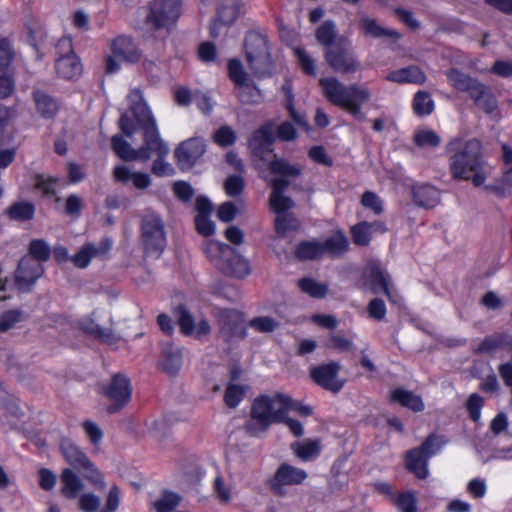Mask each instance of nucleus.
Here are the masks:
<instances>
[{
  "instance_id": "1",
  "label": "nucleus",
  "mask_w": 512,
  "mask_h": 512,
  "mask_svg": "<svg viewBox=\"0 0 512 512\" xmlns=\"http://www.w3.org/2000/svg\"><path fill=\"white\" fill-rule=\"evenodd\" d=\"M448 147L452 152L449 158L452 178L471 180L474 186L484 184L490 174V167L482 159L481 142L475 138L465 142L453 140Z\"/></svg>"
},
{
  "instance_id": "2",
  "label": "nucleus",
  "mask_w": 512,
  "mask_h": 512,
  "mask_svg": "<svg viewBox=\"0 0 512 512\" xmlns=\"http://www.w3.org/2000/svg\"><path fill=\"white\" fill-rule=\"evenodd\" d=\"M290 405V396L281 393L255 398L249 419L244 425L245 432L252 437L264 434L272 424L284 421Z\"/></svg>"
},
{
  "instance_id": "3",
  "label": "nucleus",
  "mask_w": 512,
  "mask_h": 512,
  "mask_svg": "<svg viewBox=\"0 0 512 512\" xmlns=\"http://www.w3.org/2000/svg\"><path fill=\"white\" fill-rule=\"evenodd\" d=\"M320 85L324 96L335 106H338L355 118L364 120L361 105L370 100V91L356 84L346 86L335 77L322 78Z\"/></svg>"
},
{
  "instance_id": "4",
  "label": "nucleus",
  "mask_w": 512,
  "mask_h": 512,
  "mask_svg": "<svg viewBox=\"0 0 512 512\" xmlns=\"http://www.w3.org/2000/svg\"><path fill=\"white\" fill-rule=\"evenodd\" d=\"M274 124L269 122L256 130L250 141L249 146L255 157L260 162L266 163L272 173L279 176L298 177L301 174L299 165L289 164L286 160L277 158L272 152V144L274 141Z\"/></svg>"
},
{
  "instance_id": "5",
  "label": "nucleus",
  "mask_w": 512,
  "mask_h": 512,
  "mask_svg": "<svg viewBox=\"0 0 512 512\" xmlns=\"http://www.w3.org/2000/svg\"><path fill=\"white\" fill-rule=\"evenodd\" d=\"M210 262L221 273L243 278L250 274L248 261L227 244L209 241L204 247Z\"/></svg>"
},
{
  "instance_id": "6",
  "label": "nucleus",
  "mask_w": 512,
  "mask_h": 512,
  "mask_svg": "<svg viewBox=\"0 0 512 512\" xmlns=\"http://www.w3.org/2000/svg\"><path fill=\"white\" fill-rule=\"evenodd\" d=\"M445 75L452 87L461 92L468 93L475 104L485 113L491 114L496 110V98L479 80L454 68L447 70Z\"/></svg>"
},
{
  "instance_id": "7",
  "label": "nucleus",
  "mask_w": 512,
  "mask_h": 512,
  "mask_svg": "<svg viewBox=\"0 0 512 512\" xmlns=\"http://www.w3.org/2000/svg\"><path fill=\"white\" fill-rule=\"evenodd\" d=\"M140 240L148 256L159 257L167 243L165 223L155 211L147 209L141 217Z\"/></svg>"
},
{
  "instance_id": "8",
  "label": "nucleus",
  "mask_w": 512,
  "mask_h": 512,
  "mask_svg": "<svg viewBox=\"0 0 512 512\" xmlns=\"http://www.w3.org/2000/svg\"><path fill=\"white\" fill-rule=\"evenodd\" d=\"M60 450L64 459L75 469L81 471L88 481L99 489L105 487L100 471L74 442L63 439L60 444Z\"/></svg>"
},
{
  "instance_id": "9",
  "label": "nucleus",
  "mask_w": 512,
  "mask_h": 512,
  "mask_svg": "<svg viewBox=\"0 0 512 512\" xmlns=\"http://www.w3.org/2000/svg\"><path fill=\"white\" fill-rule=\"evenodd\" d=\"M144 121L136 123L137 129L142 130L143 144L138 149L141 161H147L152 156L166 157L169 153L168 145L162 140L154 117L143 114Z\"/></svg>"
},
{
  "instance_id": "10",
  "label": "nucleus",
  "mask_w": 512,
  "mask_h": 512,
  "mask_svg": "<svg viewBox=\"0 0 512 512\" xmlns=\"http://www.w3.org/2000/svg\"><path fill=\"white\" fill-rule=\"evenodd\" d=\"M246 59L255 75H263L270 66V53L267 39L258 34L250 33L245 39Z\"/></svg>"
},
{
  "instance_id": "11",
  "label": "nucleus",
  "mask_w": 512,
  "mask_h": 512,
  "mask_svg": "<svg viewBox=\"0 0 512 512\" xmlns=\"http://www.w3.org/2000/svg\"><path fill=\"white\" fill-rule=\"evenodd\" d=\"M325 59L329 66L341 74H350L358 70L359 63L352 53L350 44L340 40L325 51Z\"/></svg>"
},
{
  "instance_id": "12",
  "label": "nucleus",
  "mask_w": 512,
  "mask_h": 512,
  "mask_svg": "<svg viewBox=\"0 0 512 512\" xmlns=\"http://www.w3.org/2000/svg\"><path fill=\"white\" fill-rule=\"evenodd\" d=\"M130 103V111L133 117H130L127 113L123 114L119 120V126L121 131L127 136L132 137L137 130L136 123L144 121L146 114L148 117H153L149 107L143 101L142 93L139 89H132L128 95Z\"/></svg>"
},
{
  "instance_id": "13",
  "label": "nucleus",
  "mask_w": 512,
  "mask_h": 512,
  "mask_svg": "<svg viewBox=\"0 0 512 512\" xmlns=\"http://www.w3.org/2000/svg\"><path fill=\"white\" fill-rule=\"evenodd\" d=\"M181 13L180 0H154L146 16V21L155 28L167 27L174 23Z\"/></svg>"
},
{
  "instance_id": "14",
  "label": "nucleus",
  "mask_w": 512,
  "mask_h": 512,
  "mask_svg": "<svg viewBox=\"0 0 512 512\" xmlns=\"http://www.w3.org/2000/svg\"><path fill=\"white\" fill-rule=\"evenodd\" d=\"M59 58L56 61V72L64 79H73L81 74L82 66L73 53L72 40L61 38L56 46Z\"/></svg>"
},
{
  "instance_id": "15",
  "label": "nucleus",
  "mask_w": 512,
  "mask_h": 512,
  "mask_svg": "<svg viewBox=\"0 0 512 512\" xmlns=\"http://www.w3.org/2000/svg\"><path fill=\"white\" fill-rule=\"evenodd\" d=\"M307 472L287 463L281 464L269 481L271 491L278 496L286 494L287 486L301 485L307 478Z\"/></svg>"
},
{
  "instance_id": "16",
  "label": "nucleus",
  "mask_w": 512,
  "mask_h": 512,
  "mask_svg": "<svg viewBox=\"0 0 512 512\" xmlns=\"http://www.w3.org/2000/svg\"><path fill=\"white\" fill-rule=\"evenodd\" d=\"M340 369L338 362L321 364L310 368V377L325 390L337 393L345 384V380L339 377Z\"/></svg>"
},
{
  "instance_id": "17",
  "label": "nucleus",
  "mask_w": 512,
  "mask_h": 512,
  "mask_svg": "<svg viewBox=\"0 0 512 512\" xmlns=\"http://www.w3.org/2000/svg\"><path fill=\"white\" fill-rule=\"evenodd\" d=\"M131 385L129 379L123 374H116L105 390V395L112 402L107 407L108 413H116L131 399Z\"/></svg>"
},
{
  "instance_id": "18",
  "label": "nucleus",
  "mask_w": 512,
  "mask_h": 512,
  "mask_svg": "<svg viewBox=\"0 0 512 512\" xmlns=\"http://www.w3.org/2000/svg\"><path fill=\"white\" fill-rule=\"evenodd\" d=\"M206 151L205 141L199 137H192L181 142L175 149V158L182 170L191 169Z\"/></svg>"
},
{
  "instance_id": "19",
  "label": "nucleus",
  "mask_w": 512,
  "mask_h": 512,
  "mask_svg": "<svg viewBox=\"0 0 512 512\" xmlns=\"http://www.w3.org/2000/svg\"><path fill=\"white\" fill-rule=\"evenodd\" d=\"M43 273L42 264L31 257H23L15 272V284L19 290L29 291Z\"/></svg>"
},
{
  "instance_id": "20",
  "label": "nucleus",
  "mask_w": 512,
  "mask_h": 512,
  "mask_svg": "<svg viewBox=\"0 0 512 512\" xmlns=\"http://www.w3.org/2000/svg\"><path fill=\"white\" fill-rule=\"evenodd\" d=\"M364 286L373 293L383 292L390 301L395 299L390 291L389 276L380 268L376 262L367 264L363 272Z\"/></svg>"
},
{
  "instance_id": "21",
  "label": "nucleus",
  "mask_w": 512,
  "mask_h": 512,
  "mask_svg": "<svg viewBox=\"0 0 512 512\" xmlns=\"http://www.w3.org/2000/svg\"><path fill=\"white\" fill-rule=\"evenodd\" d=\"M218 323L221 332L227 337H244V320L242 314L237 310L226 309L217 313Z\"/></svg>"
},
{
  "instance_id": "22",
  "label": "nucleus",
  "mask_w": 512,
  "mask_h": 512,
  "mask_svg": "<svg viewBox=\"0 0 512 512\" xmlns=\"http://www.w3.org/2000/svg\"><path fill=\"white\" fill-rule=\"evenodd\" d=\"M294 177L280 176L270 181L272 193L270 195V207L277 214L285 213V211L293 207V201L283 195V191L290 185V179Z\"/></svg>"
},
{
  "instance_id": "23",
  "label": "nucleus",
  "mask_w": 512,
  "mask_h": 512,
  "mask_svg": "<svg viewBox=\"0 0 512 512\" xmlns=\"http://www.w3.org/2000/svg\"><path fill=\"white\" fill-rule=\"evenodd\" d=\"M386 80L397 84L423 85L427 80V76L420 67L410 65L390 72Z\"/></svg>"
},
{
  "instance_id": "24",
  "label": "nucleus",
  "mask_w": 512,
  "mask_h": 512,
  "mask_svg": "<svg viewBox=\"0 0 512 512\" xmlns=\"http://www.w3.org/2000/svg\"><path fill=\"white\" fill-rule=\"evenodd\" d=\"M113 55L118 59L129 63H135L139 61L141 54L132 41L127 36H119L115 38L111 45Z\"/></svg>"
},
{
  "instance_id": "25",
  "label": "nucleus",
  "mask_w": 512,
  "mask_h": 512,
  "mask_svg": "<svg viewBox=\"0 0 512 512\" xmlns=\"http://www.w3.org/2000/svg\"><path fill=\"white\" fill-rule=\"evenodd\" d=\"M183 362L181 349L172 343H165L162 348V357L160 360L161 369L168 374H176Z\"/></svg>"
},
{
  "instance_id": "26",
  "label": "nucleus",
  "mask_w": 512,
  "mask_h": 512,
  "mask_svg": "<svg viewBox=\"0 0 512 512\" xmlns=\"http://www.w3.org/2000/svg\"><path fill=\"white\" fill-rule=\"evenodd\" d=\"M61 493L68 499H75L84 488L80 477L71 469L65 468L60 475Z\"/></svg>"
},
{
  "instance_id": "27",
  "label": "nucleus",
  "mask_w": 512,
  "mask_h": 512,
  "mask_svg": "<svg viewBox=\"0 0 512 512\" xmlns=\"http://www.w3.org/2000/svg\"><path fill=\"white\" fill-rule=\"evenodd\" d=\"M390 401L399 403L403 407H407L414 412H420L424 409V403L419 395L412 391L396 388L391 391L389 396Z\"/></svg>"
},
{
  "instance_id": "28",
  "label": "nucleus",
  "mask_w": 512,
  "mask_h": 512,
  "mask_svg": "<svg viewBox=\"0 0 512 512\" xmlns=\"http://www.w3.org/2000/svg\"><path fill=\"white\" fill-rule=\"evenodd\" d=\"M413 198L417 205L433 208L440 202V193L435 187L423 184L413 188Z\"/></svg>"
},
{
  "instance_id": "29",
  "label": "nucleus",
  "mask_w": 512,
  "mask_h": 512,
  "mask_svg": "<svg viewBox=\"0 0 512 512\" xmlns=\"http://www.w3.org/2000/svg\"><path fill=\"white\" fill-rule=\"evenodd\" d=\"M291 450L302 461L316 458L321 451V443L318 439H305L291 444Z\"/></svg>"
},
{
  "instance_id": "30",
  "label": "nucleus",
  "mask_w": 512,
  "mask_h": 512,
  "mask_svg": "<svg viewBox=\"0 0 512 512\" xmlns=\"http://www.w3.org/2000/svg\"><path fill=\"white\" fill-rule=\"evenodd\" d=\"M359 28L364 35L373 38H379L382 36H389L392 38L399 37V34L396 31L380 26L375 19L366 15L361 17L359 21Z\"/></svg>"
},
{
  "instance_id": "31",
  "label": "nucleus",
  "mask_w": 512,
  "mask_h": 512,
  "mask_svg": "<svg viewBox=\"0 0 512 512\" xmlns=\"http://www.w3.org/2000/svg\"><path fill=\"white\" fill-rule=\"evenodd\" d=\"M321 245L323 247V255L327 253L336 257L343 255L348 250L349 242L343 232L337 231L321 243Z\"/></svg>"
},
{
  "instance_id": "32",
  "label": "nucleus",
  "mask_w": 512,
  "mask_h": 512,
  "mask_svg": "<svg viewBox=\"0 0 512 512\" xmlns=\"http://www.w3.org/2000/svg\"><path fill=\"white\" fill-rule=\"evenodd\" d=\"M36 109L44 118H53L59 109V105L55 99L43 91L36 90L33 93Z\"/></svg>"
},
{
  "instance_id": "33",
  "label": "nucleus",
  "mask_w": 512,
  "mask_h": 512,
  "mask_svg": "<svg viewBox=\"0 0 512 512\" xmlns=\"http://www.w3.org/2000/svg\"><path fill=\"white\" fill-rule=\"evenodd\" d=\"M427 460L428 458L423 455V452L417 449H412L407 454L406 467L418 478L424 479L428 475Z\"/></svg>"
},
{
  "instance_id": "34",
  "label": "nucleus",
  "mask_w": 512,
  "mask_h": 512,
  "mask_svg": "<svg viewBox=\"0 0 512 512\" xmlns=\"http://www.w3.org/2000/svg\"><path fill=\"white\" fill-rule=\"evenodd\" d=\"M112 149L115 154L125 161L140 160L139 150L134 149L131 144L120 135H114L111 139Z\"/></svg>"
},
{
  "instance_id": "35",
  "label": "nucleus",
  "mask_w": 512,
  "mask_h": 512,
  "mask_svg": "<svg viewBox=\"0 0 512 512\" xmlns=\"http://www.w3.org/2000/svg\"><path fill=\"white\" fill-rule=\"evenodd\" d=\"M6 214L9 219L14 221H28L34 217L35 207L30 202H15L7 208Z\"/></svg>"
},
{
  "instance_id": "36",
  "label": "nucleus",
  "mask_w": 512,
  "mask_h": 512,
  "mask_svg": "<svg viewBox=\"0 0 512 512\" xmlns=\"http://www.w3.org/2000/svg\"><path fill=\"white\" fill-rule=\"evenodd\" d=\"M111 243H108L107 246L103 249H98L92 244L85 245L82 247L76 255L73 257L72 261L75 266L79 268H85L89 265L91 259L99 254H104L110 248Z\"/></svg>"
},
{
  "instance_id": "37",
  "label": "nucleus",
  "mask_w": 512,
  "mask_h": 512,
  "mask_svg": "<svg viewBox=\"0 0 512 512\" xmlns=\"http://www.w3.org/2000/svg\"><path fill=\"white\" fill-rule=\"evenodd\" d=\"M213 494L220 504H229L233 500V485L217 476L213 481Z\"/></svg>"
},
{
  "instance_id": "38",
  "label": "nucleus",
  "mask_w": 512,
  "mask_h": 512,
  "mask_svg": "<svg viewBox=\"0 0 512 512\" xmlns=\"http://www.w3.org/2000/svg\"><path fill=\"white\" fill-rule=\"evenodd\" d=\"M413 139L414 143L423 149L435 148L441 142L440 136L435 131L426 128L415 131Z\"/></svg>"
},
{
  "instance_id": "39",
  "label": "nucleus",
  "mask_w": 512,
  "mask_h": 512,
  "mask_svg": "<svg viewBox=\"0 0 512 512\" xmlns=\"http://www.w3.org/2000/svg\"><path fill=\"white\" fill-rule=\"evenodd\" d=\"M28 252L29 254L26 257H31L42 264V262H46L50 258L51 248L46 241L34 239L29 244Z\"/></svg>"
},
{
  "instance_id": "40",
  "label": "nucleus",
  "mask_w": 512,
  "mask_h": 512,
  "mask_svg": "<svg viewBox=\"0 0 512 512\" xmlns=\"http://www.w3.org/2000/svg\"><path fill=\"white\" fill-rule=\"evenodd\" d=\"M81 327L89 334L105 342L114 340V335L110 327H101L92 319H86L81 322Z\"/></svg>"
},
{
  "instance_id": "41",
  "label": "nucleus",
  "mask_w": 512,
  "mask_h": 512,
  "mask_svg": "<svg viewBox=\"0 0 512 512\" xmlns=\"http://www.w3.org/2000/svg\"><path fill=\"white\" fill-rule=\"evenodd\" d=\"M413 109L417 115H429L434 110V101L426 91H418L414 96Z\"/></svg>"
},
{
  "instance_id": "42",
  "label": "nucleus",
  "mask_w": 512,
  "mask_h": 512,
  "mask_svg": "<svg viewBox=\"0 0 512 512\" xmlns=\"http://www.w3.org/2000/svg\"><path fill=\"white\" fill-rule=\"evenodd\" d=\"M181 502V497L173 492L164 493L158 500L153 504L156 512H172L175 510Z\"/></svg>"
},
{
  "instance_id": "43",
  "label": "nucleus",
  "mask_w": 512,
  "mask_h": 512,
  "mask_svg": "<svg viewBox=\"0 0 512 512\" xmlns=\"http://www.w3.org/2000/svg\"><path fill=\"white\" fill-rule=\"evenodd\" d=\"M299 288L304 292L315 298H322L327 294V286L319 283L312 278H303L298 281Z\"/></svg>"
},
{
  "instance_id": "44",
  "label": "nucleus",
  "mask_w": 512,
  "mask_h": 512,
  "mask_svg": "<svg viewBox=\"0 0 512 512\" xmlns=\"http://www.w3.org/2000/svg\"><path fill=\"white\" fill-rule=\"evenodd\" d=\"M235 90L240 101L246 104L257 103L261 98L260 91L250 81L236 87Z\"/></svg>"
},
{
  "instance_id": "45",
  "label": "nucleus",
  "mask_w": 512,
  "mask_h": 512,
  "mask_svg": "<svg viewBox=\"0 0 512 512\" xmlns=\"http://www.w3.org/2000/svg\"><path fill=\"white\" fill-rule=\"evenodd\" d=\"M297 256L303 260L318 259L323 256V247L319 242H304L297 248Z\"/></svg>"
},
{
  "instance_id": "46",
  "label": "nucleus",
  "mask_w": 512,
  "mask_h": 512,
  "mask_svg": "<svg viewBox=\"0 0 512 512\" xmlns=\"http://www.w3.org/2000/svg\"><path fill=\"white\" fill-rule=\"evenodd\" d=\"M212 139L220 147H228L236 142L237 134L232 127L223 125L213 133Z\"/></svg>"
},
{
  "instance_id": "47",
  "label": "nucleus",
  "mask_w": 512,
  "mask_h": 512,
  "mask_svg": "<svg viewBox=\"0 0 512 512\" xmlns=\"http://www.w3.org/2000/svg\"><path fill=\"white\" fill-rule=\"evenodd\" d=\"M248 325L259 333H271L279 327L280 323L271 316H259L252 318Z\"/></svg>"
},
{
  "instance_id": "48",
  "label": "nucleus",
  "mask_w": 512,
  "mask_h": 512,
  "mask_svg": "<svg viewBox=\"0 0 512 512\" xmlns=\"http://www.w3.org/2000/svg\"><path fill=\"white\" fill-rule=\"evenodd\" d=\"M228 74L230 80L234 83L235 88L250 81L241 62L236 59L229 60Z\"/></svg>"
},
{
  "instance_id": "49",
  "label": "nucleus",
  "mask_w": 512,
  "mask_h": 512,
  "mask_svg": "<svg viewBox=\"0 0 512 512\" xmlns=\"http://www.w3.org/2000/svg\"><path fill=\"white\" fill-rule=\"evenodd\" d=\"M336 36L335 24L332 21H326L321 24L316 30L317 41L326 46L327 48L332 47V43Z\"/></svg>"
},
{
  "instance_id": "50",
  "label": "nucleus",
  "mask_w": 512,
  "mask_h": 512,
  "mask_svg": "<svg viewBox=\"0 0 512 512\" xmlns=\"http://www.w3.org/2000/svg\"><path fill=\"white\" fill-rule=\"evenodd\" d=\"M298 221L291 214H277L275 218V230L279 235H285L287 232L298 228Z\"/></svg>"
},
{
  "instance_id": "51",
  "label": "nucleus",
  "mask_w": 512,
  "mask_h": 512,
  "mask_svg": "<svg viewBox=\"0 0 512 512\" xmlns=\"http://www.w3.org/2000/svg\"><path fill=\"white\" fill-rule=\"evenodd\" d=\"M392 500L400 512H417L416 496L411 491L402 493Z\"/></svg>"
},
{
  "instance_id": "52",
  "label": "nucleus",
  "mask_w": 512,
  "mask_h": 512,
  "mask_svg": "<svg viewBox=\"0 0 512 512\" xmlns=\"http://www.w3.org/2000/svg\"><path fill=\"white\" fill-rule=\"evenodd\" d=\"M372 225L367 222H362L352 227L351 233L353 241L357 245L365 246L370 241Z\"/></svg>"
},
{
  "instance_id": "53",
  "label": "nucleus",
  "mask_w": 512,
  "mask_h": 512,
  "mask_svg": "<svg viewBox=\"0 0 512 512\" xmlns=\"http://www.w3.org/2000/svg\"><path fill=\"white\" fill-rule=\"evenodd\" d=\"M245 388L241 385L231 384L226 388L224 401L230 408H235L244 398Z\"/></svg>"
},
{
  "instance_id": "54",
  "label": "nucleus",
  "mask_w": 512,
  "mask_h": 512,
  "mask_svg": "<svg viewBox=\"0 0 512 512\" xmlns=\"http://www.w3.org/2000/svg\"><path fill=\"white\" fill-rule=\"evenodd\" d=\"M13 56L14 51L10 40L8 38L0 39V73L9 67Z\"/></svg>"
},
{
  "instance_id": "55",
  "label": "nucleus",
  "mask_w": 512,
  "mask_h": 512,
  "mask_svg": "<svg viewBox=\"0 0 512 512\" xmlns=\"http://www.w3.org/2000/svg\"><path fill=\"white\" fill-rule=\"evenodd\" d=\"M294 54L297 57L298 63L306 74L315 76V64L314 60L308 55V53L300 48H294Z\"/></svg>"
},
{
  "instance_id": "56",
  "label": "nucleus",
  "mask_w": 512,
  "mask_h": 512,
  "mask_svg": "<svg viewBox=\"0 0 512 512\" xmlns=\"http://www.w3.org/2000/svg\"><path fill=\"white\" fill-rule=\"evenodd\" d=\"M361 204L379 215L383 212V204L381 199L373 192L366 191L361 198Z\"/></svg>"
},
{
  "instance_id": "57",
  "label": "nucleus",
  "mask_w": 512,
  "mask_h": 512,
  "mask_svg": "<svg viewBox=\"0 0 512 512\" xmlns=\"http://www.w3.org/2000/svg\"><path fill=\"white\" fill-rule=\"evenodd\" d=\"M483 403V398L478 394L470 395V397L467 400L466 407L469 412L470 418L474 422H478L480 419Z\"/></svg>"
},
{
  "instance_id": "58",
  "label": "nucleus",
  "mask_w": 512,
  "mask_h": 512,
  "mask_svg": "<svg viewBox=\"0 0 512 512\" xmlns=\"http://www.w3.org/2000/svg\"><path fill=\"white\" fill-rule=\"evenodd\" d=\"M100 505V498L92 493H85L80 496L78 506L84 512H96Z\"/></svg>"
},
{
  "instance_id": "59",
  "label": "nucleus",
  "mask_w": 512,
  "mask_h": 512,
  "mask_svg": "<svg viewBox=\"0 0 512 512\" xmlns=\"http://www.w3.org/2000/svg\"><path fill=\"white\" fill-rule=\"evenodd\" d=\"M177 313L178 324L180 326L181 331L185 335L193 334L195 322L190 313L184 307H179Z\"/></svg>"
},
{
  "instance_id": "60",
  "label": "nucleus",
  "mask_w": 512,
  "mask_h": 512,
  "mask_svg": "<svg viewBox=\"0 0 512 512\" xmlns=\"http://www.w3.org/2000/svg\"><path fill=\"white\" fill-rule=\"evenodd\" d=\"M442 445L443 441H441L439 437L430 435L424 441L421 447L417 448V450H420L421 452H423V455L426 456V458H429L432 455H434L437 451H439Z\"/></svg>"
},
{
  "instance_id": "61",
  "label": "nucleus",
  "mask_w": 512,
  "mask_h": 512,
  "mask_svg": "<svg viewBox=\"0 0 512 512\" xmlns=\"http://www.w3.org/2000/svg\"><path fill=\"white\" fill-rule=\"evenodd\" d=\"M368 314L375 320H383L386 315V305L383 300L379 298L372 299L367 307Z\"/></svg>"
},
{
  "instance_id": "62",
  "label": "nucleus",
  "mask_w": 512,
  "mask_h": 512,
  "mask_svg": "<svg viewBox=\"0 0 512 512\" xmlns=\"http://www.w3.org/2000/svg\"><path fill=\"white\" fill-rule=\"evenodd\" d=\"M225 191L229 196L239 195L244 187L243 179L239 176H231L224 183Z\"/></svg>"
},
{
  "instance_id": "63",
  "label": "nucleus",
  "mask_w": 512,
  "mask_h": 512,
  "mask_svg": "<svg viewBox=\"0 0 512 512\" xmlns=\"http://www.w3.org/2000/svg\"><path fill=\"white\" fill-rule=\"evenodd\" d=\"M165 157H157V159L153 162L152 172L160 177L163 176H171L174 174L173 166L164 161Z\"/></svg>"
},
{
  "instance_id": "64",
  "label": "nucleus",
  "mask_w": 512,
  "mask_h": 512,
  "mask_svg": "<svg viewBox=\"0 0 512 512\" xmlns=\"http://www.w3.org/2000/svg\"><path fill=\"white\" fill-rule=\"evenodd\" d=\"M195 224L197 231L204 236H209L214 233V223L206 215H197L195 217Z\"/></svg>"
}]
</instances>
